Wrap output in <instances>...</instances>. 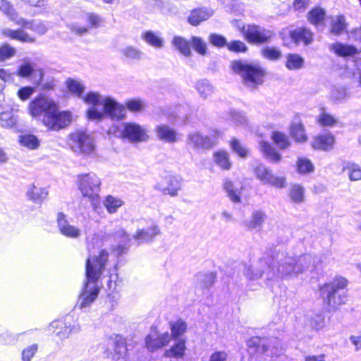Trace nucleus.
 <instances>
[{
	"mask_svg": "<svg viewBox=\"0 0 361 361\" xmlns=\"http://www.w3.org/2000/svg\"><path fill=\"white\" fill-rule=\"evenodd\" d=\"M312 262L310 254L292 257L286 252L269 250L259 258L257 268L245 266L244 274L250 281L264 278L267 281H278L298 277L309 268Z\"/></svg>",
	"mask_w": 361,
	"mask_h": 361,
	"instance_id": "nucleus-1",
	"label": "nucleus"
},
{
	"mask_svg": "<svg viewBox=\"0 0 361 361\" xmlns=\"http://www.w3.org/2000/svg\"><path fill=\"white\" fill-rule=\"evenodd\" d=\"M89 257L85 262V281L75 308L85 310L95 301L99 293L98 281L102 276L109 260V252L103 249L97 255H92L93 243L87 241Z\"/></svg>",
	"mask_w": 361,
	"mask_h": 361,
	"instance_id": "nucleus-2",
	"label": "nucleus"
},
{
	"mask_svg": "<svg viewBox=\"0 0 361 361\" xmlns=\"http://www.w3.org/2000/svg\"><path fill=\"white\" fill-rule=\"evenodd\" d=\"M85 104L92 106L86 111L88 120L102 121L105 118L123 120L126 116L125 106L110 96H102L98 92L89 91L83 97Z\"/></svg>",
	"mask_w": 361,
	"mask_h": 361,
	"instance_id": "nucleus-3",
	"label": "nucleus"
},
{
	"mask_svg": "<svg viewBox=\"0 0 361 361\" xmlns=\"http://www.w3.org/2000/svg\"><path fill=\"white\" fill-rule=\"evenodd\" d=\"M231 68L241 77L243 84L247 87L257 89L264 82L267 73L258 62L234 60L231 62Z\"/></svg>",
	"mask_w": 361,
	"mask_h": 361,
	"instance_id": "nucleus-4",
	"label": "nucleus"
},
{
	"mask_svg": "<svg viewBox=\"0 0 361 361\" xmlns=\"http://www.w3.org/2000/svg\"><path fill=\"white\" fill-rule=\"evenodd\" d=\"M348 285L346 279L339 276L332 281L325 283L319 288V294L324 304L329 311L336 310L347 301L345 288Z\"/></svg>",
	"mask_w": 361,
	"mask_h": 361,
	"instance_id": "nucleus-5",
	"label": "nucleus"
},
{
	"mask_svg": "<svg viewBox=\"0 0 361 361\" xmlns=\"http://www.w3.org/2000/svg\"><path fill=\"white\" fill-rule=\"evenodd\" d=\"M247 345L251 353H258L271 358L279 357L284 352L280 339L276 337L253 336L247 341Z\"/></svg>",
	"mask_w": 361,
	"mask_h": 361,
	"instance_id": "nucleus-6",
	"label": "nucleus"
},
{
	"mask_svg": "<svg viewBox=\"0 0 361 361\" xmlns=\"http://www.w3.org/2000/svg\"><path fill=\"white\" fill-rule=\"evenodd\" d=\"M78 187L84 197L92 203L99 199L101 180L94 173H82L77 176Z\"/></svg>",
	"mask_w": 361,
	"mask_h": 361,
	"instance_id": "nucleus-7",
	"label": "nucleus"
},
{
	"mask_svg": "<svg viewBox=\"0 0 361 361\" xmlns=\"http://www.w3.org/2000/svg\"><path fill=\"white\" fill-rule=\"evenodd\" d=\"M245 39L252 44H263L271 42L274 32L257 25H243L241 29Z\"/></svg>",
	"mask_w": 361,
	"mask_h": 361,
	"instance_id": "nucleus-8",
	"label": "nucleus"
},
{
	"mask_svg": "<svg viewBox=\"0 0 361 361\" xmlns=\"http://www.w3.org/2000/svg\"><path fill=\"white\" fill-rule=\"evenodd\" d=\"M253 171L256 178L264 185H270L277 188L286 187V178L275 176L272 171L263 164L257 163L253 166Z\"/></svg>",
	"mask_w": 361,
	"mask_h": 361,
	"instance_id": "nucleus-9",
	"label": "nucleus"
},
{
	"mask_svg": "<svg viewBox=\"0 0 361 361\" xmlns=\"http://www.w3.org/2000/svg\"><path fill=\"white\" fill-rule=\"evenodd\" d=\"M48 116L43 117V123L52 130H59L65 128L71 119L69 111H59L57 104Z\"/></svg>",
	"mask_w": 361,
	"mask_h": 361,
	"instance_id": "nucleus-10",
	"label": "nucleus"
},
{
	"mask_svg": "<svg viewBox=\"0 0 361 361\" xmlns=\"http://www.w3.org/2000/svg\"><path fill=\"white\" fill-rule=\"evenodd\" d=\"M71 148L75 152L89 154L94 150L92 137L82 131H76L70 135Z\"/></svg>",
	"mask_w": 361,
	"mask_h": 361,
	"instance_id": "nucleus-11",
	"label": "nucleus"
},
{
	"mask_svg": "<svg viewBox=\"0 0 361 361\" xmlns=\"http://www.w3.org/2000/svg\"><path fill=\"white\" fill-rule=\"evenodd\" d=\"M123 138L130 142L138 143L148 140L147 130L143 126L133 122L124 123L121 130Z\"/></svg>",
	"mask_w": 361,
	"mask_h": 361,
	"instance_id": "nucleus-12",
	"label": "nucleus"
},
{
	"mask_svg": "<svg viewBox=\"0 0 361 361\" xmlns=\"http://www.w3.org/2000/svg\"><path fill=\"white\" fill-rule=\"evenodd\" d=\"M56 104L52 99L44 96H39L32 99L29 104V111L32 116L36 117L44 114L48 116Z\"/></svg>",
	"mask_w": 361,
	"mask_h": 361,
	"instance_id": "nucleus-13",
	"label": "nucleus"
},
{
	"mask_svg": "<svg viewBox=\"0 0 361 361\" xmlns=\"http://www.w3.org/2000/svg\"><path fill=\"white\" fill-rule=\"evenodd\" d=\"M85 20L87 23L88 27L80 26L78 24H71L69 25L71 32L78 36H82L89 32L90 28H98L104 22V19L101 16L92 12L85 13Z\"/></svg>",
	"mask_w": 361,
	"mask_h": 361,
	"instance_id": "nucleus-14",
	"label": "nucleus"
},
{
	"mask_svg": "<svg viewBox=\"0 0 361 361\" xmlns=\"http://www.w3.org/2000/svg\"><path fill=\"white\" fill-rule=\"evenodd\" d=\"M17 75L23 78H29L34 75V84L39 86L44 79V71L42 68H35V64L30 61H23L17 69Z\"/></svg>",
	"mask_w": 361,
	"mask_h": 361,
	"instance_id": "nucleus-15",
	"label": "nucleus"
},
{
	"mask_svg": "<svg viewBox=\"0 0 361 361\" xmlns=\"http://www.w3.org/2000/svg\"><path fill=\"white\" fill-rule=\"evenodd\" d=\"M70 319L69 317H66L63 319L52 322L49 325V330L53 329L55 335L61 340L67 338L72 332L79 331V327L71 324Z\"/></svg>",
	"mask_w": 361,
	"mask_h": 361,
	"instance_id": "nucleus-16",
	"label": "nucleus"
},
{
	"mask_svg": "<svg viewBox=\"0 0 361 361\" xmlns=\"http://www.w3.org/2000/svg\"><path fill=\"white\" fill-rule=\"evenodd\" d=\"M181 180L178 176H169L161 183H157L155 188L165 195L175 197L181 188Z\"/></svg>",
	"mask_w": 361,
	"mask_h": 361,
	"instance_id": "nucleus-17",
	"label": "nucleus"
},
{
	"mask_svg": "<svg viewBox=\"0 0 361 361\" xmlns=\"http://www.w3.org/2000/svg\"><path fill=\"white\" fill-rule=\"evenodd\" d=\"M171 341V336L168 332L158 334L157 331L151 333L145 337L147 348L154 352L158 349L166 346Z\"/></svg>",
	"mask_w": 361,
	"mask_h": 361,
	"instance_id": "nucleus-18",
	"label": "nucleus"
},
{
	"mask_svg": "<svg viewBox=\"0 0 361 361\" xmlns=\"http://www.w3.org/2000/svg\"><path fill=\"white\" fill-rule=\"evenodd\" d=\"M160 233V229L157 224L152 223L149 226L138 229L133 235V239L138 245L151 243L155 237Z\"/></svg>",
	"mask_w": 361,
	"mask_h": 361,
	"instance_id": "nucleus-19",
	"label": "nucleus"
},
{
	"mask_svg": "<svg viewBox=\"0 0 361 361\" xmlns=\"http://www.w3.org/2000/svg\"><path fill=\"white\" fill-rule=\"evenodd\" d=\"M267 219L266 212L262 209H254L249 219L244 221L243 225L247 231L259 232Z\"/></svg>",
	"mask_w": 361,
	"mask_h": 361,
	"instance_id": "nucleus-20",
	"label": "nucleus"
},
{
	"mask_svg": "<svg viewBox=\"0 0 361 361\" xmlns=\"http://www.w3.org/2000/svg\"><path fill=\"white\" fill-rule=\"evenodd\" d=\"M57 225L61 234L67 238L75 239L81 235L80 230L71 225L63 212H59L57 214Z\"/></svg>",
	"mask_w": 361,
	"mask_h": 361,
	"instance_id": "nucleus-21",
	"label": "nucleus"
},
{
	"mask_svg": "<svg viewBox=\"0 0 361 361\" xmlns=\"http://www.w3.org/2000/svg\"><path fill=\"white\" fill-rule=\"evenodd\" d=\"M187 144L195 149H209L214 145L210 137L195 131L188 133Z\"/></svg>",
	"mask_w": 361,
	"mask_h": 361,
	"instance_id": "nucleus-22",
	"label": "nucleus"
},
{
	"mask_svg": "<svg viewBox=\"0 0 361 361\" xmlns=\"http://www.w3.org/2000/svg\"><path fill=\"white\" fill-rule=\"evenodd\" d=\"M214 13L212 8L202 6L196 8L190 11V15L188 16V23L192 26H197L201 23L208 20Z\"/></svg>",
	"mask_w": 361,
	"mask_h": 361,
	"instance_id": "nucleus-23",
	"label": "nucleus"
},
{
	"mask_svg": "<svg viewBox=\"0 0 361 361\" xmlns=\"http://www.w3.org/2000/svg\"><path fill=\"white\" fill-rule=\"evenodd\" d=\"M329 49L337 56L343 58L355 56L359 54V50L355 45L340 42L330 44Z\"/></svg>",
	"mask_w": 361,
	"mask_h": 361,
	"instance_id": "nucleus-24",
	"label": "nucleus"
},
{
	"mask_svg": "<svg viewBox=\"0 0 361 361\" xmlns=\"http://www.w3.org/2000/svg\"><path fill=\"white\" fill-rule=\"evenodd\" d=\"M157 138L165 143L173 144L178 140L177 131L166 124L158 125L155 128Z\"/></svg>",
	"mask_w": 361,
	"mask_h": 361,
	"instance_id": "nucleus-25",
	"label": "nucleus"
},
{
	"mask_svg": "<svg viewBox=\"0 0 361 361\" xmlns=\"http://www.w3.org/2000/svg\"><path fill=\"white\" fill-rule=\"evenodd\" d=\"M289 37L291 41L296 44L302 42L305 45H309L313 40L312 32L305 27H300L290 30Z\"/></svg>",
	"mask_w": 361,
	"mask_h": 361,
	"instance_id": "nucleus-26",
	"label": "nucleus"
},
{
	"mask_svg": "<svg viewBox=\"0 0 361 361\" xmlns=\"http://www.w3.org/2000/svg\"><path fill=\"white\" fill-rule=\"evenodd\" d=\"M16 23L25 29H29L37 33L39 35L46 34L49 28L44 23L40 20H29L21 17L16 20Z\"/></svg>",
	"mask_w": 361,
	"mask_h": 361,
	"instance_id": "nucleus-27",
	"label": "nucleus"
},
{
	"mask_svg": "<svg viewBox=\"0 0 361 361\" xmlns=\"http://www.w3.org/2000/svg\"><path fill=\"white\" fill-rule=\"evenodd\" d=\"M114 238L120 242V244H118L115 248H113V252L117 257H119L127 252L128 250V244L130 241V238L127 232L123 228H119L115 233Z\"/></svg>",
	"mask_w": 361,
	"mask_h": 361,
	"instance_id": "nucleus-28",
	"label": "nucleus"
},
{
	"mask_svg": "<svg viewBox=\"0 0 361 361\" xmlns=\"http://www.w3.org/2000/svg\"><path fill=\"white\" fill-rule=\"evenodd\" d=\"M334 142L335 137L329 133L317 136L313 141L312 147L315 149L329 151L333 148Z\"/></svg>",
	"mask_w": 361,
	"mask_h": 361,
	"instance_id": "nucleus-29",
	"label": "nucleus"
},
{
	"mask_svg": "<svg viewBox=\"0 0 361 361\" xmlns=\"http://www.w3.org/2000/svg\"><path fill=\"white\" fill-rule=\"evenodd\" d=\"M48 195L49 192L46 188H37L34 184L30 185L26 192L28 200L35 204H42Z\"/></svg>",
	"mask_w": 361,
	"mask_h": 361,
	"instance_id": "nucleus-30",
	"label": "nucleus"
},
{
	"mask_svg": "<svg viewBox=\"0 0 361 361\" xmlns=\"http://www.w3.org/2000/svg\"><path fill=\"white\" fill-rule=\"evenodd\" d=\"M176 342L166 350L164 356L165 357L182 358L185 354L186 341L185 339L175 340Z\"/></svg>",
	"mask_w": 361,
	"mask_h": 361,
	"instance_id": "nucleus-31",
	"label": "nucleus"
},
{
	"mask_svg": "<svg viewBox=\"0 0 361 361\" xmlns=\"http://www.w3.org/2000/svg\"><path fill=\"white\" fill-rule=\"evenodd\" d=\"M260 150L264 157L271 163H278L281 159V155L267 141H262L259 143Z\"/></svg>",
	"mask_w": 361,
	"mask_h": 361,
	"instance_id": "nucleus-32",
	"label": "nucleus"
},
{
	"mask_svg": "<svg viewBox=\"0 0 361 361\" xmlns=\"http://www.w3.org/2000/svg\"><path fill=\"white\" fill-rule=\"evenodd\" d=\"M114 355L113 359L118 361L121 358H124L128 353V346L126 339L120 336L116 335L114 340Z\"/></svg>",
	"mask_w": 361,
	"mask_h": 361,
	"instance_id": "nucleus-33",
	"label": "nucleus"
},
{
	"mask_svg": "<svg viewBox=\"0 0 361 361\" xmlns=\"http://www.w3.org/2000/svg\"><path fill=\"white\" fill-rule=\"evenodd\" d=\"M197 277V285L202 290H208L213 286L216 281L215 272L198 273Z\"/></svg>",
	"mask_w": 361,
	"mask_h": 361,
	"instance_id": "nucleus-34",
	"label": "nucleus"
},
{
	"mask_svg": "<svg viewBox=\"0 0 361 361\" xmlns=\"http://www.w3.org/2000/svg\"><path fill=\"white\" fill-rule=\"evenodd\" d=\"M171 340H178L186 332L188 326L183 319H178L174 322L170 323Z\"/></svg>",
	"mask_w": 361,
	"mask_h": 361,
	"instance_id": "nucleus-35",
	"label": "nucleus"
},
{
	"mask_svg": "<svg viewBox=\"0 0 361 361\" xmlns=\"http://www.w3.org/2000/svg\"><path fill=\"white\" fill-rule=\"evenodd\" d=\"M65 83L67 90L71 94L83 99V97H85V95L83 96V93L85 90L84 85L77 80L71 78H68Z\"/></svg>",
	"mask_w": 361,
	"mask_h": 361,
	"instance_id": "nucleus-36",
	"label": "nucleus"
},
{
	"mask_svg": "<svg viewBox=\"0 0 361 361\" xmlns=\"http://www.w3.org/2000/svg\"><path fill=\"white\" fill-rule=\"evenodd\" d=\"M18 142L21 146L31 150L37 149L40 145V141L37 137L29 133L20 135Z\"/></svg>",
	"mask_w": 361,
	"mask_h": 361,
	"instance_id": "nucleus-37",
	"label": "nucleus"
},
{
	"mask_svg": "<svg viewBox=\"0 0 361 361\" xmlns=\"http://www.w3.org/2000/svg\"><path fill=\"white\" fill-rule=\"evenodd\" d=\"M348 171V177L351 181L361 180V168L360 166L350 161H343L342 164V171Z\"/></svg>",
	"mask_w": 361,
	"mask_h": 361,
	"instance_id": "nucleus-38",
	"label": "nucleus"
},
{
	"mask_svg": "<svg viewBox=\"0 0 361 361\" xmlns=\"http://www.w3.org/2000/svg\"><path fill=\"white\" fill-rule=\"evenodd\" d=\"M172 44L184 56L191 55L190 43L186 39L180 36H174Z\"/></svg>",
	"mask_w": 361,
	"mask_h": 361,
	"instance_id": "nucleus-39",
	"label": "nucleus"
},
{
	"mask_svg": "<svg viewBox=\"0 0 361 361\" xmlns=\"http://www.w3.org/2000/svg\"><path fill=\"white\" fill-rule=\"evenodd\" d=\"M142 39L150 46L159 49L164 46V39L156 32L148 30L142 33Z\"/></svg>",
	"mask_w": 361,
	"mask_h": 361,
	"instance_id": "nucleus-40",
	"label": "nucleus"
},
{
	"mask_svg": "<svg viewBox=\"0 0 361 361\" xmlns=\"http://www.w3.org/2000/svg\"><path fill=\"white\" fill-rule=\"evenodd\" d=\"M296 170L300 174H309L314 171V166L312 161L307 157H298L296 162Z\"/></svg>",
	"mask_w": 361,
	"mask_h": 361,
	"instance_id": "nucleus-41",
	"label": "nucleus"
},
{
	"mask_svg": "<svg viewBox=\"0 0 361 361\" xmlns=\"http://www.w3.org/2000/svg\"><path fill=\"white\" fill-rule=\"evenodd\" d=\"M5 35L13 39H16L22 42H34L35 38L30 37L22 29L16 30L8 29L4 32Z\"/></svg>",
	"mask_w": 361,
	"mask_h": 361,
	"instance_id": "nucleus-42",
	"label": "nucleus"
},
{
	"mask_svg": "<svg viewBox=\"0 0 361 361\" xmlns=\"http://www.w3.org/2000/svg\"><path fill=\"white\" fill-rule=\"evenodd\" d=\"M290 133L292 137L297 142H305L307 137L305 134V128L302 123H292L290 127Z\"/></svg>",
	"mask_w": 361,
	"mask_h": 361,
	"instance_id": "nucleus-43",
	"label": "nucleus"
},
{
	"mask_svg": "<svg viewBox=\"0 0 361 361\" xmlns=\"http://www.w3.org/2000/svg\"><path fill=\"white\" fill-rule=\"evenodd\" d=\"M286 66L288 70H298L304 65V59L298 54H288Z\"/></svg>",
	"mask_w": 361,
	"mask_h": 361,
	"instance_id": "nucleus-44",
	"label": "nucleus"
},
{
	"mask_svg": "<svg viewBox=\"0 0 361 361\" xmlns=\"http://www.w3.org/2000/svg\"><path fill=\"white\" fill-rule=\"evenodd\" d=\"M261 54L264 59L273 61H278L282 57L281 51L275 47H264L262 49Z\"/></svg>",
	"mask_w": 361,
	"mask_h": 361,
	"instance_id": "nucleus-45",
	"label": "nucleus"
},
{
	"mask_svg": "<svg viewBox=\"0 0 361 361\" xmlns=\"http://www.w3.org/2000/svg\"><path fill=\"white\" fill-rule=\"evenodd\" d=\"M271 138L274 144L281 149H287L290 145L287 135L280 131H274Z\"/></svg>",
	"mask_w": 361,
	"mask_h": 361,
	"instance_id": "nucleus-46",
	"label": "nucleus"
},
{
	"mask_svg": "<svg viewBox=\"0 0 361 361\" xmlns=\"http://www.w3.org/2000/svg\"><path fill=\"white\" fill-rule=\"evenodd\" d=\"M215 163L221 169L228 170L231 168V162L229 161L228 154L225 151L216 152L214 154Z\"/></svg>",
	"mask_w": 361,
	"mask_h": 361,
	"instance_id": "nucleus-47",
	"label": "nucleus"
},
{
	"mask_svg": "<svg viewBox=\"0 0 361 361\" xmlns=\"http://www.w3.org/2000/svg\"><path fill=\"white\" fill-rule=\"evenodd\" d=\"M230 146L232 151L239 157L242 159L247 157L249 154L248 149L243 145L238 139L233 137L230 141Z\"/></svg>",
	"mask_w": 361,
	"mask_h": 361,
	"instance_id": "nucleus-48",
	"label": "nucleus"
},
{
	"mask_svg": "<svg viewBox=\"0 0 361 361\" xmlns=\"http://www.w3.org/2000/svg\"><path fill=\"white\" fill-rule=\"evenodd\" d=\"M346 29V23L343 16H338L331 24V33L334 35H341Z\"/></svg>",
	"mask_w": 361,
	"mask_h": 361,
	"instance_id": "nucleus-49",
	"label": "nucleus"
},
{
	"mask_svg": "<svg viewBox=\"0 0 361 361\" xmlns=\"http://www.w3.org/2000/svg\"><path fill=\"white\" fill-rule=\"evenodd\" d=\"M1 126L5 128H13L17 123V117L10 111L0 114Z\"/></svg>",
	"mask_w": 361,
	"mask_h": 361,
	"instance_id": "nucleus-50",
	"label": "nucleus"
},
{
	"mask_svg": "<svg viewBox=\"0 0 361 361\" xmlns=\"http://www.w3.org/2000/svg\"><path fill=\"white\" fill-rule=\"evenodd\" d=\"M195 88L200 96L206 99L213 92V87L207 80H200L197 82Z\"/></svg>",
	"mask_w": 361,
	"mask_h": 361,
	"instance_id": "nucleus-51",
	"label": "nucleus"
},
{
	"mask_svg": "<svg viewBox=\"0 0 361 361\" xmlns=\"http://www.w3.org/2000/svg\"><path fill=\"white\" fill-rule=\"evenodd\" d=\"M123 202L118 198L114 197L111 195H108L104 201V206L107 212L110 214L116 212L118 209L121 207Z\"/></svg>",
	"mask_w": 361,
	"mask_h": 361,
	"instance_id": "nucleus-52",
	"label": "nucleus"
},
{
	"mask_svg": "<svg viewBox=\"0 0 361 361\" xmlns=\"http://www.w3.org/2000/svg\"><path fill=\"white\" fill-rule=\"evenodd\" d=\"M318 123L323 127H331L338 123V119L331 114L322 112L317 117Z\"/></svg>",
	"mask_w": 361,
	"mask_h": 361,
	"instance_id": "nucleus-53",
	"label": "nucleus"
},
{
	"mask_svg": "<svg viewBox=\"0 0 361 361\" xmlns=\"http://www.w3.org/2000/svg\"><path fill=\"white\" fill-rule=\"evenodd\" d=\"M325 16V11L321 8H314L309 11L308 20L314 25H317L323 21Z\"/></svg>",
	"mask_w": 361,
	"mask_h": 361,
	"instance_id": "nucleus-54",
	"label": "nucleus"
},
{
	"mask_svg": "<svg viewBox=\"0 0 361 361\" xmlns=\"http://www.w3.org/2000/svg\"><path fill=\"white\" fill-rule=\"evenodd\" d=\"M0 11L16 22L20 18L13 6L7 0H0Z\"/></svg>",
	"mask_w": 361,
	"mask_h": 361,
	"instance_id": "nucleus-55",
	"label": "nucleus"
},
{
	"mask_svg": "<svg viewBox=\"0 0 361 361\" xmlns=\"http://www.w3.org/2000/svg\"><path fill=\"white\" fill-rule=\"evenodd\" d=\"M126 107L132 112H138L144 109L145 102L139 98L128 99L125 103Z\"/></svg>",
	"mask_w": 361,
	"mask_h": 361,
	"instance_id": "nucleus-56",
	"label": "nucleus"
},
{
	"mask_svg": "<svg viewBox=\"0 0 361 361\" xmlns=\"http://www.w3.org/2000/svg\"><path fill=\"white\" fill-rule=\"evenodd\" d=\"M289 195L295 203H301L304 200V188L300 185H293L291 187Z\"/></svg>",
	"mask_w": 361,
	"mask_h": 361,
	"instance_id": "nucleus-57",
	"label": "nucleus"
},
{
	"mask_svg": "<svg viewBox=\"0 0 361 361\" xmlns=\"http://www.w3.org/2000/svg\"><path fill=\"white\" fill-rule=\"evenodd\" d=\"M331 97L335 103L343 102L348 97L347 90L345 87H334L331 92Z\"/></svg>",
	"mask_w": 361,
	"mask_h": 361,
	"instance_id": "nucleus-58",
	"label": "nucleus"
},
{
	"mask_svg": "<svg viewBox=\"0 0 361 361\" xmlns=\"http://www.w3.org/2000/svg\"><path fill=\"white\" fill-rule=\"evenodd\" d=\"M191 46L200 55H204L207 52V44L200 37L192 36L191 37Z\"/></svg>",
	"mask_w": 361,
	"mask_h": 361,
	"instance_id": "nucleus-59",
	"label": "nucleus"
},
{
	"mask_svg": "<svg viewBox=\"0 0 361 361\" xmlns=\"http://www.w3.org/2000/svg\"><path fill=\"white\" fill-rule=\"evenodd\" d=\"M310 325L312 329L317 331L322 329L325 325L324 314L322 313H315L311 315Z\"/></svg>",
	"mask_w": 361,
	"mask_h": 361,
	"instance_id": "nucleus-60",
	"label": "nucleus"
},
{
	"mask_svg": "<svg viewBox=\"0 0 361 361\" xmlns=\"http://www.w3.org/2000/svg\"><path fill=\"white\" fill-rule=\"evenodd\" d=\"M226 47L230 51L235 53H245L248 49L247 45L240 40H233L228 42Z\"/></svg>",
	"mask_w": 361,
	"mask_h": 361,
	"instance_id": "nucleus-61",
	"label": "nucleus"
},
{
	"mask_svg": "<svg viewBox=\"0 0 361 361\" xmlns=\"http://www.w3.org/2000/svg\"><path fill=\"white\" fill-rule=\"evenodd\" d=\"M209 41L213 46L219 48L227 47L228 44L226 38L224 36L216 33L210 34Z\"/></svg>",
	"mask_w": 361,
	"mask_h": 361,
	"instance_id": "nucleus-62",
	"label": "nucleus"
},
{
	"mask_svg": "<svg viewBox=\"0 0 361 361\" xmlns=\"http://www.w3.org/2000/svg\"><path fill=\"white\" fill-rule=\"evenodd\" d=\"M121 53L126 56V58L131 60H140L142 56V52L132 46H128L122 49Z\"/></svg>",
	"mask_w": 361,
	"mask_h": 361,
	"instance_id": "nucleus-63",
	"label": "nucleus"
},
{
	"mask_svg": "<svg viewBox=\"0 0 361 361\" xmlns=\"http://www.w3.org/2000/svg\"><path fill=\"white\" fill-rule=\"evenodd\" d=\"M38 350L37 344H32L25 348L21 353V358L23 361H31Z\"/></svg>",
	"mask_w": 361,
	"mask_h": 361,
	"instance_id": "nucleus-64",
	"label": "nucleus"
}]
</instances>
